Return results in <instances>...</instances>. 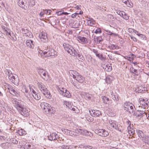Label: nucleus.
<instances>
[{"mask_svg": "<svg viewBox=\"0 0 149 149\" xmlns=\"http://www.w3.org/2000/svg\"><path fill=\"white\" fill-rule=\"evenodd\" d=\"M38 86L39 90L43 93V95L46 97L50 99L52 97V95L50 92L47 89L45 85L41 82H38L37 83Z\"/></svg>", "mask_w": 149, "mask_h": 149, "instance_id": "f257e3e1", "label": "nucleus"}, {"mask_svg": "<svg viewBox=\"0 0 149 149\" xmlns=\"http://www.w3.org/2000/svg\"><path fill=\"white\" fill-rule=\"evenodd\" d=\"M63 46L65 50L70 54L71 55L74 56L77 55V53L76 51L74 49L72 46L68 44L64 43L63 44Z\"/></svg>", "mask_w": 149, "mask_h": 149, "instance_id": "f03ea898", "label": "nucleus"}, {"mask_svg": "<svg viewBox=\"0 0 149 149\" xmlns=\"http://www.w3.org/2000/svg\"><path fill=\"white\" fill-rule=\"evenodd\" d=\"M38 71L40 77L45 81H47L49 79V76L48 72L45 70L38 68Z\"/></svg>", "mask_w": 149, "mask_h": 149, "instance_id": "7ed1b4c3", "label": "nucleus"}, {"mask_svg": "<svg viewBox=\"0 0 149 149\" xmlns=\"http://www.w3.org/2000/svg\"><path fill=\"white\" fill-rule=\"evenodd\" d=\"M56 53L54 50L50 47H47V48L44 50L43 52V54L46 57L54 56L56 54Z\"/></svg>", "mask_w": 149, "mask_h": 149, "instance_id": "20e7f679", "label": "nucleus"}, {"mask_svg": "<svg viewBox=\"0 0 149 149\" xmlns=\"http://www.w3.org/2000/svg\"><path fill=\"white\" fill-rule=\"evenodd\" d=\"M63 104L65 105L71 110L74 111H75V113H78L79 112V110L77 107L74 106L72 105L70 102L67 101H64Z\"/></svg>", "mask_w": 149, "mask_h": 149, "instance_id": "39448f33", "label": "nucleus"}, {"mask_svg": "<svg viewBox=\"0 0 149 149\" xmlns=\"http://www.w3.org/2000/svg\"><path fill=\"white\" fill-rule=\"evenodd\" d=\"M132 114L135 116L136 118H141L143 116L146 115V113L143 111L141 110H136V111H131Z\"/></svg>", "mask_w": 149, "mask_h": 149, "instance_id": "423d86ee", "label": "nucleus"}, {"mask_svg": "<svg viewBox=\"0 0 149 149\" xmlns=\"http://www.w3.org/2000/svg\"><path fill=\"white\" fill-rule=\"evenodd\" d=\"M133 105L131 103H125L124 105V107L125 108V109L130 114L132 111H134Z\"/></svg>", "mask_w": 149, "mask_h": 149, "instance_id": "0eeeda50", "label": "nucleus"}, {"mask_svg": "<svg viewBox=\"0 0 149 149\" xmlns=\"http://www.w3.org/2000/svg\"><path fill=\"white\" fill-rule=\"evenodd\" d=\"M15 77L12 75V77H10L8 78L10 80L11 82L14 84L15 85H18L19 84V79L17 76L16 75Z\"/></svg>", "mask_w": 149, "mask_h": 149, "instance_id": "6e6552de", "label": "nucleus"}, {"mask_svg": "<svg viewBox=\"0 0 149 149\" xmlns=\"http://www.w3.org/2000/svg\"><path fill=\"white\" fill-rule=\"evenodd\" d=\"M26 2L25 0H19L18 2V4L19 6L24 9L26 10H28L29 7L28 6H27L26 4Z\"/></svg>", "mask_w": 149, "mask_h": 149, "instance_id": "1a4fd4ad", "label": "nucleus"}, {"mask_svg": "<svg viewBox=\"0 0 149 149\" xmlns=\"http://www.w3.org/2000/svg\"><path fill=\"white\" fill-rule=\"evenodd\" d=\"M12 102L13 104H15V106L17 107V109L19 110L20 109H21L24 107V105L21 104V101L13 99L12 100Z\"/></svg>", "mask_w": 149, "mask_h": 149, "instance_id": "9d476101", "label": "nucleus"}, {"mask_svg": "<svg viewBox=\"0 0 149 149\" xmlns=\"http://www.w3.org/2000/svg\"><path fill=\"white\" fill-rule=\"evenodd\" d=\"M47 33L42 32L39 35V37L42 41L43 42L46 43L48 41V39L47 36Z\"/></svg>", "mask_w": 149, "mask_h": 149, "instance_id": "9b49d317", "label": "nucleus"}, {"mask_svg": "<svg viewBox=\"0 0 149 149\" xmlns=\"http://www.w3.org/2000/svg\"><path fill=\"white\" fill-rule=\"evenodd\" d=\"M89 111L91 114L94 117L99 116L101 115L100 111L98 110L91 109Z\"/></svg>", "mask_w": 149, "mask_h": 149, "instance_id": "f8f14e48", "label": "nucleus"}, {"mask_svg": "<svg viewBox=\"0 0 149 149\" xmlns=\"http://www.w3.org/2000/svg\"><path fill=\"white\" fill-rule=\"evenodd\" d=\"M63 90H60L59 91L60 94L64 97H69L70 96V92L65 89H63Z\"/></svg>", "mask_w": 149, "mask_h": 149, "instance_id": "ddd939ff", "label": "nucleus"}, {"mask_svg": "<svg viewBox=\"0 0 149 149\" xmlns=\"http://www.w3.org/2000/svg\"><path fill=\"white\" fill-rule=\"evenodd\" d=\"M19 111H20V112L21 114L24 116H27L29 115V113L28 110L24 107L20 109Z\"/></svg>", "mask_w": 149, "mask_h": 149, "instance_id": "4468645a", "label": "nucleus"}, {"mask_svg": "<svg viewBox=\"0 0 149 149\" xmlns=\"http://www.w3.org/2000/svg\"><path fill=\"white\" fill-rule=\"evenodd\" d=\"M55 108L51 107L50 106L48 108L47 110L45 111V113L46 114L50 115L54 113L55 111Z\"/></svg>", "mask_w": 149, "mask_h": 149, "instance_id": "2eb2a0df", "label": "nucleus"}, {"mask_svg": "<svg viewBox=\"0 0 149 149\" xmlns=\"http://www.w3.org/2000/svg\"><path fill=\"white\" fill-rule=\"evenodd\" d=\"M33 41L31 40H28L26 41V45L30 49H33L34 46L33 43Z\"/></svg>", "mask_w": 149, "mask_h": 149, "instance_id": "dca6fc26", "label": "nucleus"}, {"mask_svg": "<svg viewBox=\"0 0 149 149\" xmlns=\"http://www.w3.org/2000/svg\"><path fill=\"white\" fill-rule=\"evenodd\" d=\"M77 40L81 43L86 44L88 42L87 39L84 37L79 36L77 38Z\"/></svg>", "mask_w": 149, "mask_h": 149, "instance_id": "f3484780", "label": "nucleus"}, {"mask_svg": "<svg viewBox=\"0 0 149 149\" xmlns=\"http://www.w3.org/2000/svg\"><path fill=\"white\" fill-rule=\"evenodd\" d=\"M64 132L66 134H68L71 136L74 135V136H76V135H77V133H75L74 131L70 130L67 129H64Z\"/></svg>", "mask_w": 149, "mask_h": 149, "instance_id": "a211bd4d", "label": "nucleus"}, {"mask_svg": "<svg viewBox=\"0 0 149 149\" xmlns=\"http://www.w3.org/2000/svg\"><path fill=\"white\" fill-rule=\"evenodd\" d=\"M69 73L71 76H73V78L75 79L77 76L79 75V74L75 71L73 70H70Z\"/></svg>", "mask_w": 149, "mask_h": 149, "instance_id": "6ab92c4d", "label": "nucleus"}, {"mask_svg": "<svg viewBox=\"0 0 149 149\" xmlns=\"http://www.w3.org/2000/svg\"><path fill=\"white\" fill-rule=\"evenodd\" d=\"M50 106V104L45 102L42 104L41 105V106L44 112H45L46 110Z\"/></svg>", "mask_w": 149, "mask_h": 149, "instance_id": "aec40b11", "label": "nucleus"}, {"mask_svg": "<svg viewBox=\"0 0 149 149\" xmlns=\"http://www.w3.org/2000/svg\"><path fill=\"white\" fill-rule=\"evenodd\" d=\"M82 135H84L86 136H89L92 137L93 136V134L86 130H83Z\"/></svg>", "mask_w": 149, "mask_h": 149, "instance_id": "412c9836", "label": "nucleus"}, {"mask_svg": "<svg viewBox=\"0 0 149 149\" xmlns=\"http://www.w3.org/2000/svg\"><path fill=\"white\" fill-rule=\"evenodd\" d=\"M76 80L79 82L82 83L84 82V78L79 74L76 77Z\"/></svg>", "mask_w": 149, "mask_h": 149, "instance_id": "4be33fe9", "label": "nucleus"}, {"mask_svg": "<svg viewBox=\"0 0 149 149\" xmlns=\"http://www.w3.org/2000/svg\"><path fill=\"white\" fill-rule=\"evenodd\" d=\"M136 133L138 134L140 138H142V140L143 139L144 137V133L141 131L139 130L136 131Z\"/></svg>", "mask_w": 149, "mask_h": 149, "instance_id": "5701e85b", "label": "nucleus"}, {"mask_svg": "<svg viewBox=\"0 0 149 149\" xmlns=\"http://www.w3.org/2000/svg\"><path fill=\"white\" fill-rule=\"evenodd\" d=\"M52 11L50 10H43V11H41L40 13V15L41 16H42L45 14H47L48 13L49 14H50Z\"/></svg>", "mask_w": 149, "mask_h": 149, "instance_id": "b1692460", "label": "nucleus"}, {"mask_svg": "<svg viewBox=\"0 0 149 149\" xmlns=\"http://www.w3.org/2000/svg\"><path fill=\"white\" fill-rule=\"evenodd\" d=\"M103 68L104 69L105 71L108 72H110L112 70L111 64L107 65L104 66Z\"/></svg>", "mask_w": 149, "mask_h": 149, "instance_id": "393cba45", "label": "nucleus"}, {"mask_svg": "<svg viewBox=\"0 0 149 149\" xmlns=\"http://www.w3.org/2000/svg\"><path fill=\"white\" fill-rule=\"evenodd\" d=\"M127 130L129 134L133 135L135 134L134 130L133 128H131L130 126L129 125L127 127Z\"/></svg>", "mask_w": 149, "mask_h": 149, "instance_id": "a878e982", "label": "nucleus"}, {"mask_svg": "<svg viewBox=\"0 0 149 149\" xmlns=\"http://www.w3.org/2000/svg\"><path fill=\"white\" fill-rule=\"evenodd\" d=\"M10 90L9 91V93L14 96L16 95L17 94V92L11 86H10Z\"/></svg>", "mask_w": 149, "mask_h": 149, "instance_id": "bb28decb", "label": "nucleus"}, {"mask_svg": "<svg viewBox=\"0 0 149 149\" xmlns=\"http://www.w3.org/2000/svg\"><path fill=\"white\" fill-rule=\"evenodd\" d=\"M102 98L104 103L107 104L109 103V98L105 96H102Z\"/></svg>", "mask_w": 149, "mask_h": 149, "instance_id": "cd10ccee", "label": "nucleus"}, {"mask_svg": "<svg viewBox=\"0 0 149 149\" xmlns=\"http://www.w3.org/2000/svg\"><path fill=\"white\" fill-rule=\"evenodd\" d=\"M78 60L81 62H83L84 60V57L83 56L80 54H77Z\"/></svg>", "mask_w": 149, "mask_h": 149, "instance_id": "c85d7f7f", "label": "nucleus"}, {"mask_svg": "<svg viewBox=\"0 0 149 149\" xmlns=\"http://www.w3.org/2000/svg\"><path fill=\"white\" fill-rule=\"evenodd\" d=\"M90 20H89L88 21V25L91 26H92V25L91 24H94L95 21L92 18H89Z\"/></svg>", "mask_w": 149, "mask_h": 149, "instance_id": "c756f323", "label": "nucleus"}, {"mask_svg": "<svg viewBox=\"0 0 149 149\" xmlns=\"http://www.w3.org/2000/svg\"><path fill=\"white\" fill-rule=\"evenodd\" d=\"M32 95L36 100H38L40 99L41 97L40 94L39 93H36L35 94H32Z\"/></svg>", "mask_w": 149, "mask_h": 149, "instance_id": "7c9ffc66", "label": "nucleus"}, {"mask_svg": "<svg viewBox=\"0 0 149 149\" xmlns=\"http://www.w3.org/2000/svg\"><path fill=\"white\" fill-rule=\"evenodd\" d=\"M113 79V78L112 76H109L107 77L106 78V81L107 83L110 84Z\"/></svg>", "mask_w": 149, "mask_h": 149, "instance_id": "2f4dec72", "label": "nucleus"}, {"mask_svg": "<svg viewBox=\"0 0 149 149\" xmlns=\"http://www.w3.org/2000/svg\"><path fill=\"white\" fill-rule=\"evenodd\" d=\"M17 133L20 135L22 136L25 134L26 132L24 130L21 129L17 131Z\"/></svg>", "mask_w": 149, "mask_h": 149, "instance_id": "473e14b6", "label": "nucleus"}, {"mask_svg": "<svg viewBox=\"0 0 149 149\" xmlns=\"http://www.w3.org/2000/svg\"><path fill=\"white\" fill-rule=\"evenodd\" d=\"M83 130H82L80 129H76L74 130L75 133H77V135H76V136H77L78 135V133H80L81 134H82Z\"/></svg>", "mask_w": 149, "mask_h": 149, "instance_id": "72a5a7b5", "label": "nucleus"}, {"mask_svg": "<svg viewBox=\"0 0 149 149\" xmlns=\"http://www.w3.org/2000/svg\"><path fill=\"white\" fill-rule=\"evenodd\" d=\"M96 41L95 40V42H96L97 43H100V42L102 41L103 40V39L102 38V37L101 36H99L97 37L96 38Z\"/></svg>", "mask_w": 149, "mask_h": 149, "instance_id": "f704fd0d", "label": "nucleus"}, {"mask_svg": "<svg viewBox=\"0 0 149 149\" xmlns=\"http://www.w3.org/2000/svg\"><path fill=\"white\" fill-rule=\"evenodd\" d=\"M109 124L110 126L112 128L114 127L115 125L116 124V122L113 120H110L109 121Z\"/></svg>", "mask_w": 149, "mask_h": 149, "instance_id": "c9c22d12", "label": "nucleus"}, {"mask_svg": "<svg viewBox=\"0 0 149 149\" xmlns=\"http://www.w3.org/2000/svg\"><path fill=\"white\" fill-rule=\"evenodd\" d=\"M102 129H96L95 130V132L96 134H98L101 136L102 135Z\"/></svg>", "mask_w": 149, "mask_h": 149, "instance_id": "e433bc0d", "label": "nucleus"}, {"mask_svg": "<svg viewBox=\"0 0 149 149\" xmlns=\"http://www.w3.org/2000/svg\"><path fill=\"white\" fill-rule=\"evenodd\" d=\"M144 142L146 143H147V144H149V137L148 136L145 135L143 139Z\"/></svg>", "mask_w": 149, "mask_h": 149, "instance_id": "4c0bfd02", "label": "nucleus"}, {"mask_svg": "<svg viewBox=\"0 0 149 149\" xmlns=\"http://www.w3.org/2000/svg\"><path fill=\"white\" fill-rule=\"evenodd\" d=\"M130 71L131 73H134V75H138L137 72V70L135 69H134V68L133 67L130 68Z\"/></svg>", "mask_w": 149, "mask_h": 149, "instance_id": "58836bf2", "label": "nucleus"}, {"mask_svg": "<svg viewBox=\"0 0 149 149\" xmlns=\"http://www.w3.org/2000/svg\"><path fill=\"white\" fill-rule=\"evenodd\" d=\"M6 74L8 76V78H9L10 77V75H12V72L10 70H6Z\"/></svg>", "mask_w": 149, "mask_h": 149, "instance_id": "ea45409f", "label": "nucleus"}, {"mask_svg": "<svg viewBox=\"0 0 149 149\" xmlns=\"http://www.w3.org/2000/svg\"><path fill=\"white\" fill-rule=\"evenodd\" d=\"M108 134L109 133L107 131H106L102 129V135H103L104 136H108Z\"/></svg>", "mask_w": 149, "mask_h": 149, "instance_id": "a19ab883", "label": "nucleus"}, {"mask_svg": "<svg viewBox=\"0 0 149 149\" xmlns=\"http://www.w3.org/2000/svg\"><path fill=\"white\" fill-rule=\"evenodd\" d=\"M85 97L86 98L88 99H91L92 95L91 94L87 93H84Z\"/></svg>", "mask_w": 149, "mask_h": 149, "instance_id": "79ce46f5", "label": "nucleus"}, {"mask_svg": "<svg viewBox=\"0 0 149 149\" xmlns=\"http://www.w3.org/2000/svg\"><path fill=\"white\" fill-rule=\"evenodd\" d=\"M106 32L108 33V34L110 35H113L114 36H118V34L115 33H112L111 31L107 30L106 31Z\"/></svg>", "mask_w": 149, "mask_h": 149, "instance_id": "37998d69", "label": "nucleus"}, {"mask_svg": "<svg viewBox=\"0 0 149 149\" xmlns=\"http://www.w3.org/2000/svg\"><path fill=\"white\" fill-rule=\"evenodd\" d=\"M10 142H12L13 144H17L18 143V141L16 139L14 138H12L10 139Z\"/></svg>", "mask_w": 149, "mask_h": 149, "instance_id": "c03bdc74", "label": "nucleus"}, {"mask_svg": "<svg viewBox=\"0 0 149 149\" xmlns=\"http://www.w3.org/2000/svg\"><path fill=\"white\" fill-rule=\"evenodd\" d=\"M120 126V125L119 124H116V123L115 124V125H114V127H113V128L115 129L116 130H118L119 131H121V130H120L119 127Z\"/></svg>", "mask_w": 149, "mask_h": 149, "instance_id": "a18cd8bd", "label": "nucleus"}, {"mask_svg": "<svg viewBox=\"0 0 149 149\" xmlns=\"http://www.w3.org/2000/svg\"><path fill=\"white\" fill-rule=\"evenodd\" d=\"M123 2L125 4H126L127 6L130 7L131 6L130 1V2L129 0H127V1H123Z\"/></svg>", "mask_w": 149, "mask_h": 149, "instance_id": "49530a36", "label": "nucleus"}, {"mask_svg": "<svg viewBox=\"0 0 149 149\" xmlns=\"http://www.w3.org/2000/svg\"><path fill=\"white\" fill-rule=\"evenodd\" d=\"M48 139L49 140L52 141L53 140H54V136L53 134H50L49 136H48Z\"/></svg>", "mask_w": 149, "mask_h": 149, "instance_id": "de8ad7c7", "label": "nucleus"}, {"mask_svg": "<svg viewBox=\"0 0 149 149\" xmlns=\"http://www.w3.org/2000/svg\"><path fill=\"white\" fill-rule=\"evenodd\" d=\"M26 143L25 142L21 141L19 142V145L21 146V147H22V146H23L24 145V147H26Z\"/></svg>", "mask_w": 149, "mask_h": 149, "instance_id": "09e8293b", "label": "nucleus"}, {"mask_svg": "<svg viewBox=\"0 0 149 149\" xmlns=\"http://www.w3.org/2000/svg\"><path fill=\"white\" fill-rule=\"evenodd\" d=\"M101 32V30L100 28H97L94 31V33L96 34L100 33Z\"/></svg>", "mask_w": 149, "mask_h": 149, "instance_id": "8fccbe9b", "label": "nucleus"}, {"mask_svg": "<svg viewBox=\"0 0 149 149\" xmlns=\"http://www.w3.org/2000/svg\"><path fill=\"white\" fill-rule=\"evenodd\" d=\"M99 58L102 61H105V57H104L103 55L102 54H100Z\"/></svg>", "mask_w": 149, "mask_h": 149, "instance_id": "3c124183", "label": "nucleus"}, {"mask_svg": "<svg viewBox=\"0 0 149 149\" xmlns=\"http://www.w3.org/2000/svg\"><path fill=\"white\" fill-rule=\"evenodd\" d=\"M109 47L111 49H113L116 48V45L113 44L109 46Z\"/></svg>", "mask_w": 149, "mask_h": 149, "instance_id": "603ef678", "label": "nucleus"}, {"mask_svg": "<svg viewBox=\"0 0 149 149\" xmlns=\"http://www.w3.org/2000/svg\"><path fill=\"white\" fill-rule=\"evenodd\" d=\"M108 56L109 57V58L111 60H114V57L113 56L112 54H109L108 55Z\"/></svg>", "mask_w": 149, "mask_h": 149, "instance_id": "864d4df0", "label": "nucleus"}, {"mask_svg": "<svg viewBox=\"0 0 149 149\" xmlns=\"http://www.w3.org/2000/svg\"><path fill=\"white\" fill-rule=\"evenodd\" d=\"M9 29H8L5 30V31L3 32L6 33L7 35H10V33L9 32Z\"/></svg>", "mask_w": 149, "mask_h": 149, "instance_id": "5fc2aeb1", "label": "nucleus"}, {"mask_svg": "<svg viewBox=\"0 0 149 149\" xmlns=\"http://www.w3.org/2000/svg\"><path fill=\"white\" fill-rule=\"evenodd\" d=\"M61 148L64 149H69V147L68 146L63 145L61 146Z\"/></svg>", "mask_w": 149, "mask_h": 149, "instance_id": "6e6d98bb", "label": "nucleus"}, {"mask_svg": "<svg viewBox=\"0 0 149 149\" xmlns=\"http://www.w3.org/2000/svg\"><path fill=\"white\" fill-rule=\"evenodd\" d=\"M143 40H146V37L143 34H141V36H139Z\"/></svg>", "mask_w": 149, "mask_h": 149, "instance_id": "4d7b16f0", "label": "nucleus"}, {"mask_svg": "<svg viewBox=\"0 0 149 149\" xmlns=\"http://www.w3.org/2000/svg\"><path fill=\"white\" fill-rule=\"evenodd\" d=\"M52 134L54 137V139L55 140L57 139L58 138V137L57 136V134L55 133H53Z\"/></svg>", "mask_w": 149, "mask_h": 149, "instance_id": "13d9d810", "label": "nucleus"}, {"mask_svg": "<svg viewBox=\"0 0 149 149\" xmlns=\"http://www.w3.org/2000/svg\"><path fill=\"white\" fill-rule=\"evenodd\" d=\"M123 18L125 20H127L129 19V16L126 13V14L124 15V16H123Z\"/></svg>", "mask_w": 149, "mask_h": 149, "instance_id": "bf43d9fd", "label": "nucleus"}, {"mask_svg": "<svg viewBox=\"0 0 149 149\" xmlns=\"http://www.w3.org/2000/svg\"><path fill=\"white\" fill-rule=\"evenodd\" d=\"M84 148L86 149L88 148L89 149H92L93 148V147L92 146H91L89 145L85 146H84Z\"/></svg>", "mask_w": 149, "mask_h": 149, "instance_id": "052dcab7", "label": "nucleus"}, {"mask_svg": "<svg viewBox=\"0 0 149 149\" xmlns=\"http://www.w3.org/2000/svg\"><path fill=\"white\" fill-rule=\"evenodd\" d=\"M1 28L2 29L3 31V32L5 31V30L8 29L7 27H6L5 26L3 25L1 26Z\"/></svg>", "mask_w": 149, "mask_h": 149, "instance_id": "680f3d73", "label": "nucleus"}, {"mask_svg": "<svg viewBox=\"0 0 149 149\" xmlns=\"http://www.w3.org/2000/svg\"><path fill=\"white\" fill-rule=\"evenodd\" d=\"M144 103H145L147 106L149 107V99H147L146 101L144 102Z\"/></svg>", "mask_w": 149, "mask_h": 149, "instance_id": "e2e57ef3", "label": "nucleus"}, {"mask_svg": "<svg viewBox=\"0 0 149 149\" xmlns=\"http://www.w3.org/2000/svg\"><path fill=\"white\" fill-rule=\"evenodd\" d=\"M77 15H78V13H75L74 14H72V15L71 17L72 18H75L76 17Z\"/></svg>", "mask_w": 149, "mask_h": 149, "instance_id": "0e129e2a", "label": "nucleus"}, {"mask_svg": "<svg viewBox=\"0 0 149 149\" xmlns=\"http://www.w3.org/2000/svg\"><path fill=\"white\" fill-rule=\"evenodd\" d=\"M126 14V13L125 12L123 11L122 12H121V13H120V15L123 18V16H124V15Z\"/></svg>", "mask_w": 149, "mask_h": 149, "instance_id": "69168bd1", "label": "nucleus"}, {"mask_svg": "<svg viewBox=\"0 0 149 149\" xmlns=\"http://www.w3.org/2000/svg\"><path fill=\"white\" fill-rule=\"evenodd\" d=\"M92 51L95 54V55L98 53V51L95 49H93Z\"/></svg>", "mask_w": 149, "mask_h": 149, "instance_id": "338daca9", "label": "nucleus"}, {"mask_svg": "<svg viewBox=\"0 0 149 149\" xmlns=\"http://www.w3.org/2000/svg\"><path fill=\"white\" fill-rule=\"evenodd\" d=\"M56 14L57 15H61V11H57L56 13Z\"/></svg>", "mask_w": 149, "mask_h": 149, "instance_id": "774afa93", "label": "nucleus"}]
</instances>
